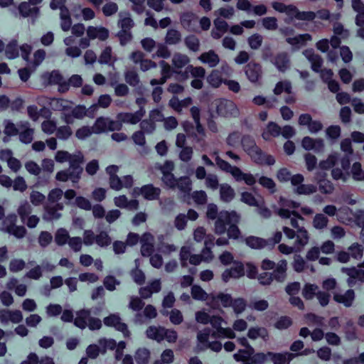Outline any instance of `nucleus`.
Listing matches in <instances>:
<instances>
[{"instance_id": "obj_4", "label": "nucleus", "mask_w": 364, "mask_h": 364, "mask_svg": "<svg viewBox=\"0 0 364 364\" xmlns=\"http://www.w3.org/2000/svg\"><path fill=\"white\" fill-rule=\"evenodd\" d=\"M161 193V189L155 187L152 183L143 185L141 187H134L132 191V195L134 197L142 196L147 200H158Z\"/></svg>"}, {"instance_id": "obj_17", "label": "nucleus", "mask_w": 364, "mask_h": 364, "mask_svg": "<svg viewBox=\"0 0 364 364\" xmlns=\"http://www.w3.org/2000/svg\"><path fill=\"white\" fill-rule=\"evenodd\" d=\"M245 242L247 246L253 250H262L267 246L266 239L253 235L247 237Z\"/></svg>"}, {"instance_id": "obj_33", "label": "nucleus", "mask_w": 364, "mask_h": 364, "mask_svg": "<svg viewBox=\"0 0 364 364\" xmlns=\"http://www.w3.org/2000/svg\"><path fill=\"white\" fill-rule=\"evenodd\" d=\"M247 336L252 340L257 339L259 337L266 340L268 337V332L264 327H251L248 330Z\"/></svg>"}, {"instance_id": "obj_36", "label": "nucleus", "mask_w": 364, "mask_h": 364, "mask_svg": "<svg viewBox=\"0 0 364 364\" xmlns=\"http://www.w3.org/2000/svg\"><path fill=\"white\" fill-rule=\"evenodd\" d=\"M134 358L137 364H147L150 358V351L146 348H139L136 350Z\"/></svg>"}, {"instance_id": "obj_7", "label": "nucleus", "mask_w": 364, "mask_h": 364, "mask_svg": "<svg viewBox=\"0 0 364 364\" xmlns=\"http://www.w3.org/2000/svg\"><path fill=\"white\" fill-rule=\"evenodd\" d=\"M236 181H244L247 186H252L256 183L255 176L250 173H244L237 166H233L229 172Z\"/></svg>"}, {"instance_id": "obj_46", "label": "nucleus", "mask_w": 364, "mask_h": 364, "mask_svg": "<svg viewBox=\"0 0 364 364\" xmlns=\"http://www.w3.org/2000/svg\"><path fill=\"white\" fill-rule=\"evenodd\" d=\"M96 244L101 247H107L112 243V238L106 231H101L96 235Z\"/></svg>"}, {"instance_id": "obj_1", "label": "nucleus", "mask_w": 364, "mask_h": 364, "mask_svg": "<svg viewBox=\"0 0 364 364\" xmlns=\"http://www.w3.org/2000/svg\"><path fill=\"white\" fill-rule=\"evenodd\" d=\"M240 215L235 210H221L215 222V232L218 235L227 232L230 239H239L241 232L238 228Z\"/></svg>"}, {"instance_id": "obj_40", "label": "nucleus", "mask_w": 364, "mask_h": 364, "mask_svg": "<svg viewBox=\"0 0 364 364\" xmlns=\"http://www.w3.org/2000/svg\"><path fill=\"white\" fill-rule=\"evenodd\" d=\"M98 343L101 347V353L105 354L107 349L114 350L117 348V342L113 338H102L98 340Z\"/></svg>"}, {"instance_id": "obj_38", "label": "nucleus", "mask_w": 364, "mask_h": 364, "mask_svg": "<svg viewBox=\"0 0 364 364\" xmlns=\"http://www.w3.org/2000/svg\"><path fill=\"white\" fill-rule=\"evenodd\" d=\"M70 237L65 228H59L55 235V241L58 246L65 245L68 242Z\"/></svg>"}, {"instance_id": "obj_12", "label": "nucleus", "mask_w": 364, "mask_h": 364, "mask_svg": "<svg viewBox=\"0 0 364 364\" xmlns=\"http://www.w3.org/2000/svg\"><path fill=\"white\" fill-rule=\"evenodd\" d=\"M90 315L91 311L88 309H82L77 311L73 321L74 325L80 329H85L87 326V321Z\"/></svg>"}, {"instance_id": "obj_41", "label": "nucleus", "mask_w": 364, "mask_h": 364, "mask_svg": "<svg viewBox=\"0 0 364 364\" xmlns=\"http://www.w3.org/2000/svg\"><path fill=\"white\" fill-rule=\"evenodd\" d=\"M73 134L72 129L68 125H63L57 127L55 136L60 140H68Z\"/></svg>"}, {"instance_id": "obj_19", "label": "nucleus", "mask_w": 364, "mask_h": 364, "mask_svg": "<svg viewBox=\"0 0 364 364\" xmlns=\"http://www.w3.org/2000/svg\"><path fill=\"white\" fill-rule=\"evenodd\" d=\"M198 59L203 63L208 64L211 68L215 67L220 61L218 55L213 50L203 53Z\"/></svg>"}, {"instance_id": "obj_30", "label": "nucleus", "mask_w": 364, "mask_h": 364, "mask_svg": "<svg viewBox=\"0 0 364 364\" xmlns=\"http://www.w3.org/2000/svg\"><path fill=\"white\" fill-rule=\"evenodd\" d=\"M181 39L182 36L180 31L174 28H171L167 31L165 42L168 45H176L181 41Z\"/></svg>"}, {"instance_id": "obj_37", "label": "nucleus", "mask_w": 364, "mask_h": 364, "mask_svg": "<svg viewBox=\"0 0 364 364\" xmlns=\"http://www.w3.org/2000/svg\"><path fill=\"white\" fill-rule=\"evenodd\" d=\"M192 181L188 176H181L177 178L176 187L184 193H189L191 191Z\"/></svg>"}, {"instance_id": "obj_2", "label": "nucleus", "mask_w": 364, "mask_h": 364, "mask_svg": "<svg viewBox=\"0 0 364 364\" xmlns=\"http://www.w3.org/2000/svg\"><path fill=\"white\" fill-rule=\"evenodd\" d=\"M92 127L94 134H100L107 132L119 131L122 129V124L120 122L111 119L109 117H99Z\"/></svg>"}, {"instance_id": "obj_21", "label": "nucleus", "mask_w": 364, "mask_h": 364, "mask_svg": "<svg viewBox=\"0 0 364 364\" xmlns=\"http://www.w3.org/2000/svg\"><path fill=\"white\" fill-rule=\"evenodd\" d=\"M203 255H192L190 257L189 263L193 265H198L202 261H209L213 259V253L210 248L205 247Z\"/></svg>"}, {"instance_id": "obj_23", "label": "nucleus", "mask_w": 364, "mask_h": 364, "mask_svg": "<svg viewBox=\"0 0 364 364\" xmlns=\"http://www.w3.org/2000/svg\"><path fill=\"white\" fill-rule=\"evenodd\" d=\"M235 193L234 189L228 183H223L220 187V196L221 200L225 203H230L235 198Z\"/></svg>"}, {"instance_id": "obj_16", "label": "nucleus", "mask_w": 364, "mask_h": 364, "mask_svg": "<svg viewBox=\"0 0 364 364\" xmlns=\"http://www.w3.org/2000/svg\"><path fill=\"white\" fill-rule=\"evenodd\" d=\"M197 16L191 11H186L180 15V21L183 28L191 30L197 21Z\"/></svg>"}, {"instance_id": "obj_55", "label": "nucleus", "mask_w": 364, "mask_h": 364, "mask_svg": "<svg viewBox=\"0 0 364 364\" xmlns=\"http://www.w3.org/2000/svg\"><path fill=\"white\" fill-rule=\"evenodd\" d=\"M350 172L352 177L355 181H361V177L364 175V171L362 168V165L360 162H354L351 166Z\"/></svg>"}, {"instance_id": "obj_5", "label": "nucleus", "mask_w": 364, "mask_h": 364, "mask_svg": "<svg viewBox=\"0 0 364 364\" xmlns=\"http://www.w3.org/2000/svg\"><path fill=\"white\" fill-rule=\"evenodd\" d=\"M247 155L253 163L259 166H272L275 164L274 157L272 155L263 151L258 146L257 148H255L253 151L248 153Z\"/></svg>"}, {"instance_id": "obj_57", "label": "nucleus", "mask_w": 364, "mask_h": 364, "mask_svg": "<svg viewBox=\"0 0 364 364\" xmlns=\"http://www.w3.org/2000/svg\"><path fill=\"white\" fill-rule=\"evenodd\" d=\"M292 325V320L287 316H282L274 323V327L279 330L287 329Z\"/></svg>"}, {"instance_id": "obj_31", "label": "nucleus", "mask_w": 364, "mask_h": 364, "mask_svg": "<svg viewBox=\"0 0 364 364\" xmlns=\"http://www.w3.org/2000/svg\"><path fill=\"white\" fill-rule=\"evenodd\" d=\"M117 121L122 123H130L132 124H136L139 122L141 120L139 117L136 114V113H130V112H121L119 113L117 116Z\"/></svg>"}, {"instance_id": "obj_62", "label": "nucleus", "mask_w": 364, "mask_h": 364, "mask_svg": "<svg viewBox=\"0 0 364 364\" xmlns=\"http://www.w3.org/2000/svg\"><path fill=\"white\" fill-rule=\"evenodd\" d=\"M7 232L13 235L18 239H21L26 236L27 230L23 225H16L15 227L11 226L9 228Z\"/></svg>"}, {"instance_id": "obj_58", "label": "nucleus", "mask_w": 364, "mask_h": 364, "mask_svg": "<svg viewBox=\"0 0 364 364\" xmlns=\"http://www.w3.org/2000/svg\"><path fill=\"white\" fill-rule=\"evenodd\" d=\"M161 181L166 186L170 188H176L177 178H176L173 173H163Z\"/></svg>"}, {"instance_id": "obj_50", "label": "nucleus", "mask_w": 364, "mask_h": 364, "mask_svg": "<svg viewBox=\"0 0 364 364\" xmlns=\"http://www.w3.org/2000/svg\"><path fill=\"white\" fill-rule=\"evenodd\" d=\"M172 62L175 68L181 69L189 63V58L186 55L177 53L174 55Z\"/></svg>"}, {"instance_id": "obj_14", "label": "nucleus", "mask_w": 364, "mask_h": 364, "mask_svg": "<svg viewBox=\"0 0 364 364\" xmlns=\"http://www.w3.org/2000/svg\"><path fill=\"white\" fill-rule=\"evenodd\" d=\"M304 53L309 61L311 63L312 70L315 73H320L322 70V58L319 55L315 54L312 50H306Z\"/></svg>"}, {"instance_id": "obj_42", "label": "nucleus", "mask_w": 364, "mask_h": 364, "mask_svg": "<svg viewBox=\"0 0 364 364\" xmlns=\"http://www.w3.org/2000/svg\"><path fill=\"white\" fill-rule=\"evenodd\" d=\"M186 46L193 52H197L200 48V41L195 35H189L184 39Z\"/></svg>"}, {"instance_id": "obj_44", "label": "nucleus", "mask_w": 364, "mask_h": 364, "mask_svg": "<svg viewBox=\"0 0 364 364\" xmlns=\"http://www.w3.org/2000/svg\"><path fill=\"white\" fill-rule=\"evenodd\" d=\"M65 11H64L63 9H62V12H60V26L63 31H68L71 28L72 20L68 9L67 8H65Z\"/></svg>"}, {"instance_id": "obj_10", "label": "nucleus", "mask_w": 364, "mask_h": 364, "mask_svg": "<svg viewBox=\"0 0 364 364\" xmlns=\"http://www.w3.org/2000/svg\"><path fill=\"white\" fill-rule=\"evenodd\" d=\"M245 73L247 79L252 82L258 81L262 75V67L260 64L251 61L245 68Z\"/></svg>"}, {"instance_id": "obj_39", "label": "nucleus", "mask_w": 364, "mask_h": 364, "mask_svg": "<svg viewBox=\"0 0 364 364\" xmlns=\"http://www.w3.org/2000/svg\"><path fill=\"white\" fill-rule=\"evenodd\" d=\"M258 183L264 188H267L270 193H274L277 191L276 183L274 180L269 177L262 176L258 180Z\"/></svg>"}, {"instance_id": "obj_26", "label": "nucleus", "mask_w": 364, "mask_h": 364, "mask_svg": "<svg viewBox=\"0 0 364 364\" xmlns=\"http://www.w3.org/2000/svg\"><path fill=\"white\" fill-rule=\"evenodd\" d=\"M207 81L210 86L218 88L224 83L225 80L223 79L221 73L218 70H213L208 75Z\"/></svg>"}, {"instance_id": "obj_9", "label": "nucleus", "mask_w": 364, "mask_h": 364, "mask_svg": "<svg viewBox=\"0 0 364 364\" xmlns=\"http://www.w3.org/2000/svg\"><path fill=\"white\" fill-rule=\"evenodd\" d=\"M287 262L286 259H281L277 264L272 272L271 273V276L272 280H275L279 283L284 282L287 279Z\"/></svg>"}, {"instance_id": "obj_53", "label": "nucleus", "mask_w": 364, "mask_h": 364, "mask_svg": "<svg viewBox=\"0 0 364 364\" xmlns=\"http://www.w3.org/2000/svg\"><path fill=\"white\" fill-rule=\"evenodd\" d=\"M318 190L323 194H331L334 191V186L332 182L328 179L319 180Z\"/></svg>"}, {"instance_id": "obj_28", "label": "nucleus", "mask_w": 364, "mask_h": 364, "mask_svg": "<svg viewBox=\"0 0 364 364\" xmlns=\"http://www.w3.org/2000/svg\"><path fill=\"white\" fill-rule=\"evenodd\" d=\"M311 40V36L309 33L299 34L294 37H289L286 38L287 43L294 46L305 45L307 41Z\"/></svg>"}, {"instance_id": "obj_13", "label": "nucleus", "mask_w": 364, "mask_h": 364, "mask_svg": "<svg viewBox=\"0 0 364 364\" xmlns=\"http://www.w3.org/2000/svg\"><path fill=\"white\" fill-rule=\"evenodd\" d=\"M146 337L157 342L164 340L166 336L165 328L162 326H150L146 330Z\"/></svg>"}, {"instance_id": "obj_45", "label": "nucleus", "mask_w": 364, "mask_h": 364, "mask_svg": "<svg viewBox=\"0 0 364 364\" xmlns=\"http://www.w3.org/2000/svg\"><path fill=\"white\" fill-rule=\"evenodd\" d=\"M273 91L276 95H279L283 92L290 94L291 93V84L287 80L278 82Z\"/></svg>"}, {"instance_id": "obj_59", "label": "nucleus", "mask_w": 364, "mask_h": 364, "mask_svg": "<svg viewBox=\"0 0 364 364\" xmlns=\"http://www.w3.org/2000/svg\"><path fill=\"white\" fill-rule=\"evenodd\" d=\"M131 275L134 282L138 285H142L145 282L146 277L144 272L137 267L131 271Z\"/></svg>"}, {"instance_id": "obj_29", "label": "nucleus", "mask_w": 364, "mask_h": 364, "mask_svg": "<svg viewBox=\"0 0 364 364\" xmlns=\"http://www.w3.org/2000/svg\"><path fill=\"white\" fill-rule=\"evenodd\" d=\"M292 18H295L297 20L300 21H312L316 18V13L311 11H301L298 9V8L296 6V9H293L292 11Z\"/></svg>"}, {"instance_id": "obj_22", "label": "nucleus", "mask_w": 364, "mask_h": 364, "mask_svg": "<svg viewBox=\"0 0 364 364\" xmlns=\"http://www.w3.org/2000/svg\"><path fill=\"white\" fill-rule=\"evenodd\" d=\"M55 179L61 182H66L68 180H70L73 183H77L80 181L77 175L74 174L72 171H70V169L68 168L59 171L56 173Z\"/></svg>"}, {"instance_id": "obj_25", "label": "nucleus", "mask_w": 364, "mask_h": 364, "mask_svg": "<svg viewBox=\"0 0 364 364\" xmlns=\"http://www.w3.org/2000/svg\"><path fill=\"white\" fill-rule=\"evenodd\" d=\"M281 134V127L274 122H269L267 127V131L262 134L264 140H269V136L277 137Z\"/></svg>"}, {"instance_id": "obj_64", "label": "nucleus", "mask_w": 364, "mask_h": 364, "mask_svg": "<svg viewBox=\"0 0 364 364\" xmlns=\"http://www.w3.org/2000/svg\"><path fill=\"white\" fill-rule=\"evenodd\" d=\"M262 23L263 27L269 31H274L278 28L277 19L273 16L263 18Z\"/></svg>"}, {"instance_id": "obj_48", "label": "nucleus", "mask_w": 364, "mask_h": 364, "mask_svg": "<svg viewBox=\"0 0 364 364\" xmlns=\"http://www.w3.org/2000/svg\"><path fill=\"white\" fill-rule=\"evenodd\" d=\"M292 266L294 270L298 273L304 272L307 268L306 262L300 255H294Z\"/></svg>"}, {"instance_id": "obj_11", "label": "nucleus", "mask_w": 364, "mask_h": 364, "mask_svg": "<svg viewBox=\"0 0 364 364\" xmlns=\"http://www.w3.org/2000/svg\"><path fill=\"white\" fill-rule=\"evenodd\" d=\"M355 291L353 289H348L344 294H335L333 300L337 303L343 304L346 307H350L355 300Z\"/></svg>"}, {"instance_id": "obj_49", "label": "nucleus", "mask_w": 364, "mask_h": 364, "mask_svg": "<svg viewBox=\"0 0 364 364\" xmlns=\"http://www.w3.org/2000/svg\"><path fill=\"white\" fill-rule=\"evenodd\" d=\"M297 232L298 234L296 235V244L301 247H304L309 242V236L308 231L304 227H301L298 229Z\"/></svg>"}, {"instance_id": "obj_51", "label": "nucleus", "mask_w": 364, "mask_h": 364, "mask_svg": "<svg viewBox=\"0 0 364 364\" xmlns=\"http://www.w3.org/2000/svg\"><path fill=\"white\" fill-rule=\"evenodd\" d=\"M191 296L195 300L205 301L207 299V293L199 285H193L191 287Z\"/></svg>"}, {"instance_id": "obj_27", "label": "nucleus", "mask_w": 364, "mask_h": 364, "mask_svg": "<svg viewBox=\"0 0 364 364\" xmlns=\"http://www.w3.org/2000/svg\"><path fill=\"white\" fill-rule=\"evenodd\" d=\"M18 11L23 17H28L36 15L39 12L38 7H31L30 3L23 1L18 5Z\"/></svg>"}, {"instance_id": "obj_54", "label": "nucleus", "mask_w": 364, "mask_h": 364, "mask_svg": "<svg viewBox=\"0 0 364 364\" xmlns=\"http://www.w3.org/2000/svg\"><path fill=\"white\" fill-rule=\"evenodd\" d=\"M328 220L322 213H317L313 220V225L316 229L321 230L327 226Z\"/></svg>"}, {"instance_id": "obj_47", "label": "nucleus", "mask_w": 364, "mask_h": 364, "mask_svg": "<svg viewBox=\"0 0 364 364\" xmlns=\"http://www.w3.org/2000/svg\"><path fill=\"white\" fill-rule=\"evenodd\" d=\"M364 248L362 245L358 244V242L353 243L349 247L348 251L350 254V257L355 259H360L363 257Z\"/></svg>"}, {"instance_id": "obj_61", "label": "nucleus", "mask_w": 364, "mask_h": 364, "mask_svg": "<svg viewBox=\"0 0 364 364\" xmlns=\"http://www.w3.org/2000/svg\"><path fill=\"white\" fill-rule=\"evenodd\" d=\"M124 78L127 83L133 87L136 86L140 82L138 74L134 70L127 71L124 74Z\"/></svg>"}, {"instance_id": "obj_8", "label": "nucleus", "mask_w": 364, "mask_h": 364, "mask_svg": "<svg viewBox=\"0 0 364 364\" xmlns=\"http://www.w3.org/2000/svg\"><path fill=\"white\" fill-rule=\"evenodd\" d=\"M282 73H285L289 68L290 59L286 52L278 53L270 62Z\"/></svg>"}, {"instance_id": "obj_60", "label": "nucleus", "mask_w": 364, "mask_h": 364, "mask_svg": "<svg viewBox=\"0 0 364 364\" xmlns=\"http://www.w3.org/2000/svg\"><path fill=\"white\" fill-rule=\"evenodd\" d=\"M241 134L237 131H235L228 134L226 143L228 146L235 147L240 143L241 144Z\"/></svg>"}, {"instance_id": "obj_6", "label": "nucleus", "mask_w": 364, "mask_h": 364, "mask_svg": "<svg viewBox=\"0 0 364 364\" xmlns=\"http://www.w3.org/2000/svg\"><path fill=\"white\" fill-rule=\"evenodd\" d=\"M234 267L226 269L221 274L222 280L224 282H228L231 278L239 279L245 274V267L242 262H233Z\"/></svg>"}, {"instance_id": "obj_20", "label": "nucleus", "mask_w": 364, "mask_h": 364, "mask_svg": "<svg viewBox=\"0 0 364 364\" xmlns=\"http://www.w3.org/2000/svg\"><path fill=\"white\" fill-rule=\"evenodd\" d=\"M148 237L153 240V237L151 234H145L141 240V254L143 257H149L154 252V243L148 240Z\"/></svg>"}, {"instance_id": "obj_34", "label": "nucleus", "mask_w": 364, "mask_h": 364, "mask_svg": "<svg viewBox=\"0 0 364 364\" xmlns=\"http://www.w3.org/2000/svg\"><path fill=\"white\" fill-rule=\"evenodd\" d=\"M27 125V122L25 124H22L21 127H26V129L18 133L19 140L21 142L26 144L31 143L33 139V135L34 133L33 129L28 127Z\"/></svg>"}, {"instance_id": "obj_15", "label": "nucleus", "mask_w": 364, "mask_h": 364, "mask_svg": "<svg viewBox=\"0 0 364 364\" xmlns=\"http://www.w3.org/2000/svg\"><path fill=\"white\" fill-rule=\"evenodd\" d=\"M68 161L70 163V167L68 169H70V171H72L74 174H77V177L80 179L82 173L83 171V168L80 166V164L83 162V156L71 155Z\"/></svg>"}, {"instance_id": "obj_18", "label": "nucleus", "mask_w": 364, "mask_h": 364, "mask_svg": "<svg viewBox=\"0 0 364 364\" xmlns=\"http://www.w3.org/2000/svg\"><path fill=\"white\" fill-rule=\"evenodd\" d=\"M269 358L273 362L274 364H287L293 357V355L289 353H274L271 351L267 352Z\"/></svg>"}, {"instance_id": "obj_32", "label": "nucleus", "mask_w": 364, "mask_h": 364, "mask_svg": "<svg viewBox=\"0 0 364 364\" xmlns=\"http://www.w3.org/2000/svg\"><path fill=\"white\" fill-rule=\"evenodd\" d=\"M6 56L11 60L15 59L19 55V49L16 40L11 41L5 48Z\"/></svg>"}, {"instance_id": "obj_56", "label": "nucleus", "mask_w": 364, "mask_h": 364, "mask_svg": "<svg viewBox=\"0 0 364 364\" xmlns=\"http://www.w3.org/2000/svg\"><path fill=\"white\" fill-rule=\"evenodd\" d=\"M240 200L250 206L259 207L258 201L252 193L247 191L242 192Z\"/></svg>"}, {"instance_id": "obj_52", "label": "nucleus", "mask_w": 364, "mask_h": 364, "mask_svg": "<svg viewBox=\"0 0 364 364\" xmlns=\"http://www.w3.org/2000/svg\"><path fill=\"white\" fill-rule=\"evenodd\" d=\"M263 41L262 36L259 33H254L248 37L247 43L252 50H257L262 46Z\"/></svg>"}, {"instance_id": "obj_35", "label": "nucleus", "mask_w": 364, "mask_h": 364, "mask_svg": "<svg viewBox=\"0 0 364 364\" xmlns=\"http://www.w3.org/2000/svg\"><path fill=\"white\" fill-rule=\"evenodd\" d=\"M272 8L280 13H285L288 16L292 18L293 9H296V6L293 4L286 5L284 3L274 1L272 4Z\"/></svg>"}, {"instance_id": "obj_3", "label": "nucleus", "mask_w": 364, "mask_h": 364, "mask_svg": "<svg viewBox=\"0 0 364 364\" xmlns=\"http://www.w3.org/2000/svg\"><path fill=\"white\" fill-rule=\"evenodd\" d=\"M215 112L218 117H230L236 116L237 109L235 104L227 99H219L215 100Z\"/></svg>"}, {"instance_id": "obj_63", "label": "nucleus", "mask_w": 364, "mask_h": 364, "mask_svg": "<svg viewBox=\"0 0 364 364\" xmlns=\"http://www.w3.org/2000/svg\"><path fill=\"white\" fill-rule=\"evenodd\" d=\"M92 127L88 126H82V127L77 129L75 132V136L78 139L83 140L94 134V131H92Z\"/></svg>"}, {"instance_id": "obj_24", "label": "nucleus", "mask_w": 364, "mask_h": 364, "mask_svg": "<svg viewBox=\"0 0 364 364\" xmlns=\"http://www.w3.org/2000/svg\"><path fill=\"white\" fill-rule=\"evenodd\" d=\"M241 146L243 151L247 154L257 146L255 138L250 134H244L242 136Z\"/></svg>"}, {"instance_id": "obj_43", "label": "nucleus", "mask_w": 364, "mask_h": 364, "mask_svg": "<svg viewBox=\"0 0 364 364\" xmlns=\"http://www.w3.org/2000/svg\"><path fill=\"white\" fill-rule=\"evenodd\" d=\"M318 287L316 284L307 283L304 285L302 290V295L306 300L312 299L316 296V291Z\"/></svg>"}]
</instances>
